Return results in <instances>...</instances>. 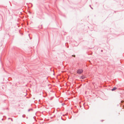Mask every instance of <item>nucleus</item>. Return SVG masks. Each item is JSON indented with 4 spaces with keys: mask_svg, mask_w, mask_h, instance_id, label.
<instances>
[{
    "mask_svg": "<svg viewBox=\"0 0 124 124\" xmlns=\"http://www.w3.org/2000/svg\"><path fill=\"white\" fill-rule=\"evenodd\" d=\"M83 72V70L82 69H79L77 70V73L78 74H81Z\"/></svg>",
    "mask_w": 124,
    "mask_h": 124,
    "instance_id": "1",
    "label": "nucleus"
},
{
    "mask_svg": "<svg viewBox=\"0 0 124 124\" xmlns=\"http://www.w3.org/2000/svg\"><path fill=\"white\" fill-rule=\"evenodd\" d=\"M116 88L114 87L112 89V91H113L116 90Z\"/></svg>",
    "mask_w": 124,
    "mask_h": 124,
    "instance_id": "2",
    "label": "nucleus"
}]
</instances>
